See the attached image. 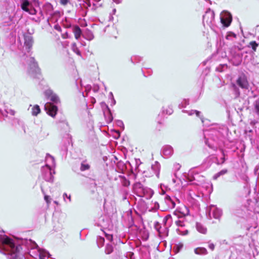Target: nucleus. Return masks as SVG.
Wrapping results in <instances>:
<instances>
[{
    "label": "nucleus",
    "mask_w": 259,
    "mask_h": 259,
    "mask_svg": "<svg viewBox=\"0 0 259 259\" xmlns=\"http://www.w3.org/2000/svg\"><path fill=\"white\" fill-rule=\"evenodd\" d=\"M21 9L31 15H35L36 11L32 7V5L30 3L28 0H21Z\"/></svg>",
    "instance_id": "f257e3e1"
},
{
    "label": "nucleus",
    "mask_w": 259,
    "mask_h": 259,
    "mask_svg": "<svg viewBox=\"0 0 259 259\" xmlns=\"http://www.w3.org/2000/svg\"><path fill=\"white\" fill-rule=\"evenodd\" d=\"M47 113L51 116L54 117L57 114L58 108L56 106L51 103H47L45 106Z\"/></svg>",
    "instance_id": "f03ea898"
},
{
    "label": "nucleus",
    "mask_w": 259,
    "mask_h": 259,
    "mask_svg": "<svg viewBox=\"0 0 259 259\" xmlns=\"http://www.w3.org/2000/svg\"><path fill=\"white\" fill-rule=\"evenodd\" d=\"M232 20V15L228 12H225L221 17V22L225 27L229 26Z\"/></svg>",
    "instance_id": "7ed1b4c3"
},
{
    "label": "nucleus",
    "mask_w": 259,
    "mask_h": 259,
    "mask_svg": "<svg viewBox=\"0 0 259 259\" xmlns=\"http://www.w3.org/2000/svg\"><path fill=\"white\" fill-rule=\"evenodd\" d=\"M24 46L26 49L30 51L33 44V39L32 36L25 34L24 35Z\"/></svg>",
    "instance_id": "20e7f679"
},
{
    "label": "nucleus",
    "mask_w": 259,
    "mask_h": 259,
    "mask_svg": "<svg viewBox=\"0 0 259 259\" xmlns=\"http://www.w3.org/2000/svg\"><path fill=\"white\" fill-rule=\"evenodd\" d=\"M237 84L242 89H247L248 87V81L245 76H241L237 80Z\"/></svg>",
    "instance_id": "39448f33"
},
{
    "label": "nucleus",
    "mask_w": 259,
    "mask_h": 259,
    "mask_svg": "<svg viewBox=\"0 0 259 259\" xmlns=\"http://www.w3.org/2000/svg\"><path fill=\"white\" fill-rule=\"evenodd\" d=\"M72 31L74 33V37L76 40H78L81 34L82 30L78 25H75L73 26Z\"/></svg>",
    "instance_id": "423d86ee"
},
{
    "label": "nucleus",
    "mask_w": 259,
    "mask_h": 259,
    "mask_svg": "<svg viewBox=\"0 0 259 259\" xmlns=\"http://www.w3.org/2000/svg\"><path fill=\"white\" fill-rule=\"evenodd\" d=\"M2 243L4 244L9 245L12 249H14L15 247V245L13 242V240L8 237L5 238L3 240Z\"/></svg>",
    "instance_id": "0eeeda50"
},
{
    "label": "nucleus",
    "mask_w": 259,
    "mask_h": 259,
    "mask_svg": "<svg viewBox=\"0 0 259 259\" xmlns=\"http://www.w3.org/2000/svg\"><path fill=\"white\" fill-rule=\"evenodd\" d=\"M194 252L198 255H206L208 253L207 250L204 247H199L194 249Z\"/></svg>",
    "instance_id": "6e6552de"
},
{
    "label": "nucleus",
    "mask_w": 259,
    "mask_h": 259,
    "mask_svg": "<svg viewBox=\"0 0 259 259\" xmlns=\"http://www.w3.org/2000/svg\"><path fill=\"white\" fill-rule=\"evenodd\" d=\"M40 112V109L37 105H34L31 109V113L33 116H37Z\"/></svg>",
    "instance_id": "1a4fd4ad"
},
{
    "label": "nucleus",
    "mask_w": 259,
    "mask_h": 259,
    "mask_svg": "<svg viewBox=\"0 0 259 259\" xmlns=\"http://www.w3.org/2000/svg\"><path fill=\"white\" fill-rule=\"evenodd\" d=\"M48 97L51 101L55 103H58L60 102L58 97L56 94H53L52 93L49 95Z\"/></svg>",
    "instance_id": "9d476101"
},
{
    "label": "nucleus",
    "mask_w": 259,
    "mask_h": 259,
    "mask_svg": "<svg viewBox=\"0 0 259 259\" xmlns=\"http://www.w3.org/2000/svg\"><path fill=\"white\" fill-rule=\"evenodd\" d=\"M113 251V246L111 245V244H107L106 246V248H105V253L106 254H110L111 253H112Z\"/></svg>",
    "instance_id": "9b49d317"
},
{
    "label": "nucleus",
    "mask_w": 259,
    "mask_h": 259,
    "mask_svg": "<svg viewBox=\"0 0 259 259\" xmlns=\"http://www.w3.org/2000/svg\"><path fill=\"white\" fill-rule=\"evenodd\" d=\"M228 172V170L227 169H223L222 170H221L220 171H219V172H218L217 174H216L214 176H213V178L214 179H217L219 177H220L221 176H222V175H225L226 174H227Z\"/></svg>",
    "instance_id": "f8f14e48"
},
{
    "label": "nucleus",
    "mask_w": 259,
    "mask_h": 259,
    "mask_svg": "<svg viewBox=\"0 0 259 259\" xmlns=\"http://www.w3.org/2000/svg\"><path fill=\"white\" fill-rule=\"evenodd\" d=\"M249 46L251 47L254 52H255L258 44L255 41H251L249 42Z\"/></svg>",
    "instance_id": "ddd939ff"
},
{
    "label": "nucleus",
    "mask_w": 259,
    "mask_h": 259,
    "mask_svg": "<svg viewBox=\"0 0 259 259\" xmlns=\"http://www.w3.org/2000/svg\"><path fill=\"white\" fill-rule=\"evenodd\" d=\"M90 168V165L89 164H84L82 163L81 164L80 169L83 171L86 170H88Z\"/></svg>",
    "instance_id": "4468645a"
},
{
    "label": "nucleus",
    "mask_w": 259,
    "mask_h": 259,
    "mask_svg": "<svg viewBox=\"0 0 259 259\" xmlns=\"http://www.w3.org/2000/svg\"><path fill=\"white\" fill-rule=\"evenodd\" d=\"M162 121H157L156 123V125H155V130H156L158 131H161V127H158V125H162Z\"/></svg>",
    "instance_id": "2eb2a0df"
},
{
    "label": "nucleus",
    "mask_w": 259,
    "mask_h": 259,
    "mask_svg": "<svg viewBox=\"0 0 259 259\" xmlns=\"http://www.w3.org/2000/svg\"><path fill=\"white\" fill-rule=\"evenodd\" d=\"M254 106L256 112L259 114V99L255 101Z\"/></svg>",
    "instance_id": "dca6fc26"
},
{
    "label": "nucleus",
    "mask_w": 259,
    "mask_h": 259,
    "mask_svg": "<svg viewBox=\"0 0 259 259\" xmlns=\"http://www.w3.org/2000/svg\"><path fill=\"white\" fill-rule=\"evenodd\" d=\"M105 237L106 239L110 241H112L113 240V235L112 234L105 233Z\"/></svg>",
    "instance_id": "f3484780"
},
{
    "label": "nucleus",
    "mask_w": 259,
    "mask_h": 259,
    "mask_svg": "<svg viewBox=\"0 0 259 259\" xmlns=\"http://www.w3.org/2000/svg\"><path fill=\"white\" fill-rule=\"evenodd\" d=\"M175 223L177 225V226H178L183 227V226H185L184 222H182L180 220H178V221H176Z\"/></svg>",
    "instance_id": "a211bd4d"
},
{
    "label": "nucleus",
    "mask_w": 259,
    "mask_h": 259,
    "mask_svg": "<svg viewBox=\"0 0 259 259\" xmlns=\"http://www.w3.org/2000/svg\"><path fill=\"white\" fill-rule=\"evenodd\" d=\"M183 245L182 244H179L177 245V248H176V252H179L181 249L182 248Z\"/></svg>",
    "instance_id": "6ab92c4d"
},
{
    "label": "nucleus",
    "mask_w": 259,
    "mask_h": 259,
    "mask_svg": "<svg viewBox=\"0 0 259 259\" xmlns=\"http://www.w3.org/2000/svg\"><path fill=\"white\" fill-rule=\"evenodd\" d=\"M68 2V0H60V3L63 6L66 5Z\"/></svg>",
    "instance_id": "aec40b11"
},
{
    "label": "nucleus",
    "mask_w": 259,
    "mask_h": 259,
    "mask_svg": "<svg viewBox=\"0 0 259 259\" xmlns=\"http://www.w3.org/2000/svg\"><path fill=\"white\" fill-rule=\"evenodd\" d=\"M61 36L63 39H66L69 37V34L67 32H66L64 33H62Z\"/></svg>",
    "instance_id": "412c9836"
},
{
    "label": "nucleus",
    "mask_w": 259,
    "mask_h": 259,
    "mask_svg": "<svg viewBox=\"0 0 259 259\" xmlns=\"http://www.w3.org/2000/svg\"><path fill=\"white\" fill-rule=\"evenodd\" d=\"M54 28H55L56 30H57V31H59V32H61V31H62V29H61V27H60L59 25H55V26H54Z\"/></svg>",
    "instance_id": "4be33fe9"
},
{
    "label": "nucleus",
    "mask_w": 259,
    "mask_h": 259,
    "mask_svg": "<svg viewBox=\"0 0 259 259\" xmlns=\"http://www.w3.org/2000/svg\"><path fill=\"white\" fill-rule=\"evenodd\" d=\"M208 247L211 250H213L214 249L215 245L213 243H210L208 245Z\"/></svg>",
    "instance_id": "5701e85b"
},
{
    "label": "nucleus",
    "mask_w": 259,
    "mask_h": 259,
    "mask_svg": "<svg viewBox=\"0 0 259 259\" xmlns=\"http://www.w3.org/2000/svg\"><path fill=\"white\" fill-rule=\"evenodd\" d=\"M44 198H45V200H46V201L47 202V203L48 204L50 203V197L49 196L46 195V196H45Z\"/></svg>",
    "instance_id": "b1692460"
},
{
    "label": "nucleus",
    "mask_w": 259,
    "mask_h": 259,
    "mask_svg": "<svg viewBox=\"0 0 259 259\" xmlns=\"http://www.w3.org/2000/svg\"><path fill=\"white\" fill-rule=\"evenodd\" d=\"M195 113L197 116L199 117L200 116V112L198 111L195 110Z\"/></svg>",
    "instance_id": "393cba45"
},
{
    "label": "nucleus",
    "mask_w": 259,
    "mask_h": 259,
    "mask_svg": "<svg viewBox=\"0 0 259 259\" xmlns=\"http://www.w3.org/2000/svg\"><path fill=\"white\" fill-rule=\"evenodd\" d=\"M171 218L170 215L169 214V215H166L164 219L165 220V223L166 222V221L168 220V218Z\"/></svg>",
    "instance_id": "a878e982"
},
{
    "label": "nucleus",
    "mask_w": 259,
    "mask_h": 259,
    "mask_svg": "<svg viewBox=\"0 0 259 259\" xmlns=\"http://www.w3.org/2000/svg\"><path fill=\"white\" fill-rule=\"evenodd\" d=\"M223 157L222 158V163H224L225 161V155H224V153H223Z\"/></svg>",
    "instance_id": "bb28decb"
},
{
    "label": "nucleus",
    "mask_w": 259,
    "mask_h": 259,
    "mask_svg": "<svg viewBox=\"0 0 259 259\" xmlns=\"http://www.w3.org/2000/svg\"><path fill=\"white\" fill-rule=\"evenodd\" d=\"M188 230H186V231H184V232L183 234H182V235H185L187 234H188Z\"/></svg>",
    "instance_id": "cd10ccee"
},
{
    "label": "nucleus",
    "mask_w": 259,
    "mask_h": 259,
    "mask_svg": "<svg viewBox=\"0 0 259 259\" xmlns=\"http://www.w3.org/2000/svg\"><path fill=\"white\" fill-rule=\"evenodd\" d=\"M166 198L167 199H169V200H170V197H169V196H166Z\"/></svg>",
    "instance_id": "c85d7f7f"
}]
</instances>
